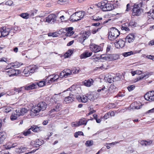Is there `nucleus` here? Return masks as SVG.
I'll use <instances>...</instances> for the list:
<instances>
[{
    "mask_svg": "<svg viewBox=\"0 0 154 154\" xmlns=\"http://www.w3.org/2000/svg\"><path fill=\"white\" fill-rule=\"evenodd\" d=\"M84 14V12H76L71 16L69 20L73 22L79 21L83 17Z\"/></svg>",
    "mask_w": 154,
    "mask_h": 154,
    "instance_id": "obj_1",
    "label": "nucleus"
},
{
    "mask_svg": "<svg viewBox=\"0 0 154 154\" xmlns=\"http://www.w3.org/2000/svg\"><path fill=\"white\" fill-rule=\"evenodd\" d=\"M119 34L120 32L118 30L115 28L112 27L110 29L108 37L109 40H113L118 37Z\"/></svg>",
    "mask_w": 154,
    "mask_h": 154,
    "instance_id": "obj_2",
    "label": "nucleus"
},
{
    "mask_svg": "<svg viewBox=\"0 0 154 154\" xmlns=\"http://www.w3.org/2000/svg\"><path fill=\"white\" fill-rule=\"evenodd\" d=\"M38 69V67L36 65L29 66L26 67L24 69L25 74L26 76L30 75V73H34Z\"/></svg>",
    "mask_w": 154,
    "mask_h": 154,
    "instance_id": "obj_3",
    "label": "nucleus"
},
{
    "mask_svg": "<svg viewBox=\"0 0 154 154\" xmlns=\"http://www.w3.org/2000/svg\"><path fill=\"white\" fill-rule=\"evenodd\" d=\"M101 57L102 59L107 60H115L119 58V56L116 54H102L101 55Z\"/></svg>",
    "mask_w": 154,
    "mask_h": 154,
    "instance_id": "obj_4",
    "label": "nucleus"
},
{
    "mask_svg": "<svg viewBox=\"0 0 154 154\" xmlns=\"http://www.w3.org/2000/svg\"><path fill=\"white\" fill-rule=\"evenodd\" d=\"M90 35L89 31H85L78 38V40L81 43H83L84 41Z\"/></svg>",
    "mask_w": 154,
    "mask_h": 154,
    "instance_id": "obj_5",
    "label": "nucleus"
},
{
    "mask_svg": "<svg viewBox=\"0 0 154 154\" xmlns=\"http://www.w3.org/2000/svg\"><path fill=\"white\" fill-rule=\"evenodd\" d=\"M132 15L133 16H139L141 14L142 9L138 5H135L132 9Z\"/></svg>",
    "mask_w": 154,
    "mask_h": 154,
    "instance_id": "obj_6",
    "label": "nucleus"
},
{
    "mask_svg": "<svg viewBox=\"0 0 154 154\" xmlns=\"http://www.w3.org/2000/svg\"><path fill=\"white\" fill-rule=\"evenodd\" d=\"M145 99L149 101L154 100V91H152L146 93L144 96Z\"/></svg>",
    "mask_w": 154,
    "mask_h": 154,
    "instance_id": "obj_7",
    "label": "nucleus"
},
{
    "mask_svg": "<svg viewBox=\"0 0 154 154\" xmlns=\"http://www.w3.org/2000/svg\"><path fill=\"white\" fill-rule=\"evenodd\" d=\"M57 17L54 14H51L46 17V21L49 23H54L56 20Z\"/></svg>",
    "mask_w": 154,
    "mask_h": 154,
    "instance_id": "obj_8",
    "label": "nucleus"
},
{
    "mask_svg": "<svg viewBox=\"0 0 154 154\" xmlns=\"http://www.w3.org/2000/svg\"><path fill=\"white\" fill-rule=\"evenodd\" d=\"M136 25L135 23L134 22H131L129 24L128 23H125L123 24L122 26L121 27V29L122 30H125L126 31H130V29L127 26L129 27L130 26H135Z\"/></svg>",
    "mask_w": 154,
    "mask_h": 154,
    "instance_id": "obj_9",
    "label": "nucleus"
},
{
    "mask_svg": "<svg viewBox=\"0 0 154 154\" xmlns=\"http://www.w3.org/2000/svg\"><path fill=\"white\" fill-rule=\"evenodd\" d=\"M90 48L91 50L94 53H97L101 50V48L94 44H90Z\"/></svg>",
    "mask_w": 154,
    "mask_h": 154,
    "instance_id": "obj_10",
    "label": "nucleus"
},
{
    "mask_svg": "<svg viewBox=\"0 0 154 154\" xmlns=\"http://www.w3.org/2000/svg\"><path fill=\"white\" fill-rule=\"evenodd\" d=\"M69 96L66 97L64 99L63 103H69L72 102L74 99V95L70 92L69 94Z\"/></svg>",
    "mask_w": 154,
    "mask_h": 154,
    "instance_id": "obj_11",
    "label": "nucleus"
},
{
    "mask_svg": "<svg viewBox=\"0 0 154 154\" xmlns=\"http://www.w3.org/2000/svg\"><path fill=\"white\" fill-rule=\"evenodd\" d=\"M10 32V30L8 28H6L5 27H2L0 29V32L1 36L5 37L8 35Z\"/></svg>",
    "mask_w": 154,
    "mask_h": 154,
    "instance_id": "obj_12",
    "label": "nucleus"
},
{
    "mask_svg": "<svg viewBox=\"0 0 154 154\" xmlns=\"http://www.w3.org/2000/svg\"><path fill=\"white\" fill-rule=\"evenodd\" d=\"M76 99L79 102L82 103L87 102L88 99V97L85 95H77Z\"/></svg>",
    "mask_w": 154,
    "mask_h": 154,
    "instance_id": "obj_13",
    "label": "nucleus"
},
{
    "mask_svg": "<svg viewBox=\"0 0 154 154\" xmlns=\"http://www.w3.org/2000/svg\"><path fill=\"white\" fill-rule=\"evenodd\" d=\"M118 77H116L114 74L112 73L108 75L107 80L109 83H112L114 81L118 80Z\"/></svg>",
    "mask_w": 154,
    "mask_h": 154,
    "instance_id": "obj_14",
    "label": "nucleus"
},
{
    "mask_svg": "<svg viewBox=\"0 0 154 154\" xmlns=\"http://www.w3.org/2000/svg\"><path fill=\"white\" fill-rule=\"evenodd\" d=\"M125 44V41L123 40L122 39H120L119 40L116 41V42L115 43V46L117 48H123L124 47Z\"/></svg>",
    "mask_w": 154,
    "mask_h": 154,
    "instance_id": "obj_15",
    "label": "nucleus"
},
{
    "mask_svg": "<svg viewBox=\"0 0 154 154\" xmlns=\"http://www.w3.org/2000/svg\"><path fill=\"white\" fill-rule=\"evenodd\" d=\"M117 90V88L114 84H111L108 89L109 92L107 93V96L116 92Z\"/></svg>",
    "mask_w": 154,
    "mask_h": 154,
    "instance_id": "obj_16",
    "label": "nucleus"
},
{
    "mask_svg": "<svg viewBox=\"0 0 154 154\" xmlns=\"http://www.w3.org/2000/svg\"><path fill=\"white\" fill-rule=\"evenodd\" d=\"M135 38L134 35L133 34H128L125 38L126 42L131 43L134 41Z\"/></svg>",
    "mask_w": 154,
    "mask_h": 154,
    "instance_id": "obj_17",
    "label": "nucleus"
},
{
    "mask_svg": "<svg viewBox=\"0 0 154 154\" xmlns=\"http://www.w3.org/2000/svg\"><path fill=\"white\" fill-rule=\"evenodd\" d=\"M28 110L26 108H23L17 110H16V115L20 116V115H22L27 112Z\"/></svg>",
    "mask_w": 154,
    "mask_h": 154,
    "instance_id": "obj_18",
    "label": "nucleus"
},
{
    "mask_svg": "<svg viewBox=\"0 0 154 154\" xmlns=\"http://www.w3.org/2000/svg\"><path fill=\"white\" fill-rule=\"evenodd\" d=\"M36 85L37 84L36 83H34L29 85L24 86L23 88L25 90H29L36 88Z\"/></svg>",
    "mask_w": 154,
    "mask_h": 154,
    "instance_id": "obj_19",
    "label": "nucleus"
},
{
    "mask_svg": "<svg viewBox=\"0 0 154 154\" xmlns=\"http://www.w3.org/2000/svg\"><path fill=\"white\" fill-rule=\"evenodd\" d=\"M98 92H101L103 94H105L107 96V93L109 92L108 88H106L104 86H103L102 88H100L97 90Z\"/></svg>",
    "mask_w": 154,
    "mask_h": 154,
    "instance_id": "obj_20",
    "label": "nucleus"
},
{
    "mask_svg": "<svg viewBox=\"0 0 154 154\" xmlns=\"http://www.w3.org/2000/svg\"><path fill=\"white\" fill-rule=\"evenodd\" d=\"M92 54V53L91 52H89L86 51L82 54L80 55V58L81 59L86 58L91 56Z\"/></svg>",
    "mask_w": 154,
    "mask_h": 154,
    "instance_id": "obj_21",
    "label": "nucleus"
},
{
    "mask_svg": "<svg viewBox=\"0 0 154 154\" xmlns=\"http://www.w3.org/2000/svg\"><path fill=\"white\" fill-rule=\"evenodd\" d=\"M6 136V134L4 131H0V144L3 143Z\"/></svg>",
    "mask_w": 154,
    "mask_h": 154,
    "instance_id": "obj_22",
    "label": "nucleus"
},
{
    "mask_svg": "<svg viewBox=\"0 0 154 154\" xmlns=\"http://www.w3.org/2000/svg\"><path fill=\"white\" fill-rule=\"evenodd\" d=\"M17 72H19L18 70H15L14 69H11L6 72L8 73V75L9 77L14 76L16 75V71Z\"/></svg>",
    "mask_w": 154,
    "mask_h": 154,
    "instance_id": "obj_23",
    "label": "nucleus"
},
{
    "mask_svg": "<svg viewBox=\"0 0 154 154\" xmlns=\"http://www.w3.org/2000/svg\"><path fill=\"white\" fill-rule=\"evenodd\" d=\"M94 81L92 79L86 80L83 82L84 85L88 87H90L91 85H93Z\"/></svg>",
    "mask_w": 154,
    "mask_h": 154,
    "instance_id": "obj_24",
    "label": "nucleus"
},
{
    "mask_svg": "<svg viewBox=\"0 0 154 154\" xmlns=\"http://www.w3.org/2000/svg\"><path fill=\"white\" fill-rule=\"evenodd\" d=\"M38 107L40 110H45L47 107V104L44 102H40L38 104Z\"/></svg>",
    "mask_w": 154,
    "mask_h": 154,
    "instance_id": "obj_25",
    "label": "nucleus"
},
{
    "mask_svg": "<svg viewBox=\"0 0 154 154\" xmlns=\"http://www.w3.org/2000/svg\"><path fill=\"white\" fill-rule=\"evenodd\" d=\"M148 14L149 19H154V6H152V8L150 10Z\"/></svg>",
    "mask_w": 154,
    "mask_h": 154,
    "instance_id": "obj_26",
    "label": "nucleus"
},
{
    "mask_svg": "<svg viewBox=\"0 0 154 154\" xmlns=\"http://www.w3.org/2000/svg\"><path fill=\"white\" fill-rule=\"evenodd\" d=\"M113 8V5L109 3L108 4H106V6L103 8V11H110L112 10Z\"/></svg>",
    "mask_w": 154,
    "mask_h": 154,
    "instance_id": "obj_27",
    "label": "nucleus"
},
{
    "mask_svg": "<svg viewBox=\"0 0 154 154\" xmlns=\"http://www.w3.org/2000/svg\"><path fill=\"white\" fill-rule=\"evenodd\" d=\"M61 105L60 103H58L56 106L55 108L51 109L50 112H52L54 111L58 112L61 109Z\"/></svg>",
    "mask_w": 154,
    "mask_h": 154,
    "instance_id": "obj_28",
    "label": "nucleus"
},
{
    "mask_svg": "<svg viewBox=\"0 0 154 154\" xmlns=\"http://www.w3.org/2000/svg\"><path fill=\"white\" fill-rule=\"evenodd\" d=\"M48 79V78H47L45 79V82L43 81H40L39 82H36L37 84L36 88H37V86L42 87L44 85L45 83H47V82H47V80Z\"/></svg>",
    "mask_w": 154,
    "mask_h": 154,
    "instance_id": "obj_29",
    "label": "nucleus"
},
{
    "mask_svg": "<svg viewBox=\"0 0 154 154\" xmlns=\"http://www.w3.org/2000/svg\"><path fill=\"white\" fill-rule=\"evenodd\" d=\"M40 110L39 109V107L38 105H35V106L32 107L31 109V111L34 112V113H38Z\"/></svg>",
    "mask_w": 154,
    "mask_h": 154,
    "instance_id": "obj_30",
    "label": "nucleus"
},
{
    "mask_svg": "<svg viewBox=\"0 0 154 154\" xmlns=\"http://www.w3.org/2000/svg\"><path fill=\"white\" fill-rule=\"evenodd\" d=\"M31 128L32 130L34 132H38L41 131L42 129V127L37 126H34Z\"/></svg>",
    "mask_w": 154,
    "mask_h": 154,
    "instance_id": "obj_31",
    "label": "nucleus"
},
{
    "mask_svg": "<svg viewBox=\"0 0 154 154\" xmlns=\"http://www.w3.org/2000/svg\"><path fill=\"white\" fill-rule=\"evenodd\" d=\"M108 3V1L107 0H103L101 2V5L100 6V8L103 10V8L106 6V4Z\"/></svg>",
    "mask_w": 154,
    "mask_h": 154,
    "instance_id": "obj_32",
    "label": "nucleus"
},
{
    "mask_svg": "<svg viewBox=\"0 0 154 154\" xmlns=\"http://www.w3.org/2000/svg\"><path fill=\"white\" fill-rule=\"evenodd\" d=\"M108 3V1L107 0H103L101 2V5L100 6V8L103 10V8L106 6V4Z\"/></svg>",
    "mask_w": 154,
    "mask_h": 154,
    "instance_id": "obj_33",
    "label": "nucleus"
},
{
    "mask_svg": "<svg viewBox=\"0 0 154 154\" xmlns=\"http://www.w3.org/2000/svg\"><path fill=\"white\" fill-rule=\"evenodd\" d=\"M59 76L58 75H54L53 77L51 78L50 80H48V82L47 83H50L51 82H55L57 81L59 78Z\"/></svg>",
    "mask_w": 154,
    "mask_h": 154,
    "instance_id": "obj_34",
    "label": "nucleus"
},
{
    "mask_svg": "<svg viewBox=\"0 0 154 154\" xmlns=\"http://www.w3.org/2000/svg\"><path fill=\"white\" fill-rule=\"evenodd\" d=\"M43 143V141L42 140L37 139L36 140L35 143V145L36 147H38L39 146L42 145Z\"/></svg>",
    "mask_w": 154,
    "mask_h": 154,
    "instance_id": "obj_35",
    "label": "nucleus"
},
{
    "mask_svg": "<svg viewBox=\"0 0 154 154\" xmlns=\"http://www.w3.org/2000/svg\"><path fill=\"white\" fill-rule=\"evenodd\" d=\"M78 122L79 126L82 125H85L87 123V121L85 119L83 118L80 119Z\"/></svg>",
    "mask_w": 154,
    "mask_h": 154,
    "instance_id": "obj_36",
    "label": "nucleus"
},
{
    "mask_svg": "<svg viewBox=\"0 0 154 154\" xmlns=\"http://www.w3.org/2000/svg\"><path fill=\"white\" fill-rule=\"evenodd\" d=\"M61 93H60L58 94H55L52 97V100H53L55 102H57L59 98H60V96L59 95Z\"/></svg>",
    "mask_w": 154,
    "mask_h": 154,
    "instance_id": "obj_37",
    "label": "nucleus"
},
{
    "mask_svg": "<svg viewBox=\"0 0 154 154\" xmlns=\"http://www.w3.org/2000/svg\"><path fill=\"white\" fill-rule=\"evenodd\" d=\"M63 71L64 72L66 78L67 77V76L70 75L72 74L71 70L69 69H65L63 70Z\"/></svg>",
    "mask_w": 154,
    "mask_h": 154,
    "instance_id": "obj_38",
    "label": "nucleus"
},
{
    "mask_svg": "<svg viewBox=\"0 0 154 154\" xmlns=\"http://www.w3.org/2000/svg\"><path fill=\"white\" fill-rule=\"evenodd\" d=\"M37 12V10H36L31 11L30 13L29 14V16L33 18L34 16L36 14Z\"/></svg>",
    "mask_w": 154,
    "mask_h": 154,
    "instance_id": "obj_39",
    "label": "nucleus"
},
{
    "mask_svg": "<svg viewBox=\"0 0 154 154\" xmlns=\"http://www.w3.org/2000/svg\"><path fill=\"white\" fill-rule=\"evenodd\" d=\"M17 113H16V111L14 113H12L11 116L10 118L11 120L14 121L16 120L17 118L18 115H16Z\"/></svg>",
    "mask_w": 154,
    "mask_h": 154,
    "instance_id": "obj_40",
    "label": "nucleus"
},
{
    "mask_svg": "<svg viewBox=\"0 0 154 154\" xmlns=\"http://www.w3.org/2000/svg\"><path fill=\"white\" fill-rule=\"evenodd\" d=\"M73 53V51L71 50H69L66 52L64 54L65 57L67 58L68 57L71 56Z\"/></svg>",
    "mask_w": 154,
    "mask_h": 154,
    "instance_id": "obj_41",
    "label": "nucleus"
},
{
    "mask_svg": "<svg viewBox=\"0 0 154 154\" xmlns=\"http://www.w3.org/2000/svg\"><path fill=\"white\" fill-rule=\"evenodd\" d=\"M68 2V0H59L58 1V3L61 5L67 4Z\"/></svg>",
    "mask_w": 154,
    "mask_h": 154,
    "instance_id": "obj_42",
    "label": "nucleus"
},
{
    "mask_svg": "<svg viewBox=\"0 0 154 154\" xmlns=\"http://www.w3.org/2000/svg\"><path fill=\"white\" fill-rule=\"evenodd\" d=\"M20 16L21 17L25 19H28L29 17V14L26 13H22L21 14Z\"/></svg>",
    "mask_w": 154,
    "mask_h": 154,
    "instance_id": "obj_43",
    "label": "nucleus"
},
{
    "mask_svg": "<svg viewBox=\"0 0 154 154\" xmlns=\"http://www.w3.org/2000/svg\"><path fill=\"white\" fill-rule=\"evenodd\" d=\"M13 109L10 107H7L5 108L4 112L6 113H8L12 111Z\"/></svg>",
    "mask_w": 154,
    "mask_h": 154,
    "instance_id": "obj_44",
    "label": "nucleus"
},
{
    "mask_svg": "<svg viewBox=\"0 0 154 154\" xmlns=\"http://www.w3.org/2000/svg\"><path fill=\"white\" fill-rule=\"evenodd\" d=\"M20 66V65L19 63H14V65H12L10 68H6V70H7L9 69H11L12 68V67L14 68H16L15 67L16 66H17L16 67H19Z\"/></svg>",
    "mask_w": 154,
    "mask_h": 154,
    "instance_id": "obj_45",
    "label": "nucleus"
},
{
    "mask_svg": "<svg viewBox=\"0 0 154 154\" xmlns=\"http://www.w3.org/2000/svg\"><path fill=\"white\" fill-rule=\"evenodd\" d=\"M133 54L132 51H130L128 52H125L123 54V56L125 57H127Z\"/></svg>",
    "mask_w": 154,
    "mask_h": 154,
    "instance_id": "obj_46",
    "label": "nucleus"
},
{
    "mask_svg": "<svg viewBox=\"0 0 154 154\" xmlns=\"http://www.w3.org/2000/svg\"><path fill=\"white\" fill-rule=\"evenodd\" d=\"M79 135H83V133L82 131H78L74 133V136L76 138Z\"/></svg>",
    "mask_w": 154,
    "mask_h": 154,
    "instance_id": "obj_47",
    "label": "nucleus"
},
{
    "mask_svg": "<svg viewBox=\"0 0 154 154\" xmlns=\"http://www.w3.org/2000/svg\"><path fill=\"white\" fill-rule=\"evenodd\" d=\"M93 142L92 140H88L87 141L85 145L87 146H90L93 145Z\"/></svg>",
    "mask_w": 154,
    "mask_h": 154,
    "instance_id": "obj_48",
    "label": "nucleus"
},
{
    "mask_svg": "<svg viewBox=\"0 0 154 154\" xmlns=\"http://www.w3.org/2000/svg\"><path fill=\"white\" fill-rule=\"evenodd\" d=\"M31 128H30L26 131H25L23 132V134L25 136H27L30 134L31 133Z\"/></svg>",
    "mask_w": 154,
    "mask_h": 154,
    "instance_id": "obj_49",
    "label": "nucleus"
},
{
    "mask_svg": "<svg viewBox=\"0 0 154 154\" xmlns=\"http://www.w3.org/2000/svg\"><path fill=\"white\" fill-rule=\"evenodd\" d=\"M135 88V86L134 85H131L129 86L128 87V90L130 91L133 90Z\"/></svg>",
    "mask_w": 154,
    "mask_h": 154,
    "instance_id": "obj_50",
    "label": "nucleus"
},
{
    "mask_svg": "<svg viewBox=\"0 0 154 154\" xmlns=\"http://www.w3.org/2000/svg\"><path fill=\"white\" fill-rule=\"evenodd\" d=\"M93 19L96 21H99L102 20V17H100L94 16L93 17Z\"/></svg>",
    "mask_w": 154,
    "mask_h": 154,
    "instance_id": "obj_51",
    "label": "nucleus"
},
{
    "mask_svg": "<svg viewBox=\"0 0 154 154\" xmlns=\"http://www.w3.org/2000/svg\"><path fill=\"white\" fill-rule=\"evenodd\" d=\"M142 73V72L141 71H140L139 70H136V71H135L134 72H131L132 75L133 76H134V75L135 74H140Z\"/></svg>",
    "mask_w": 154,
    "mask_h": 154,
    "instance_id": "obj_52",
    "label": "nucleus"
},
{
    "mask_svg": "<svg viewBox=\"0 0 154 154\" xmlns=\"http://www.w3.org/2000/svg\"><path fill=\"white\" fill-rule=\"evenodd\" d=\"M75 85H73L70 87L68 88L66 90H65L63 91V92H64L65 91H72V88H73V90H75Z\"/></svg>",
    "mask_w": 154,
    "mask_h": 154,
    "instance_id": "obj_53",
    "label": "nucleus"
},
{
    "mask_svg": "<svg viewBox=\"0 0 154 154\" xmlns=\"http://www.w3.org/2000/svg\"><path fill=\"white\" fill-rule=\"evenodd\" d=\"M79 70H77L76 68H74L71 70V73L73 74H77L79 72Z\"/></svg>",
    "mask_w": 154,
    "mask_h": 154,
    "instance_id": "obj_54",
    "label": "nucleus"
},
{
    "mask_svg": "<svg viewBox=\"0 0 154 154\" xmlns=\"http://www.w3.org/2000/svg\"><path fill=\"white\" fill-rule=\"evenodd\" d=\"M17 144L16 143H13L12 144V145L11 146L9 147L8 146H7L6 149H10L11 148H14L15 147V146H17Z\"/></svg>",
    "mask_w": 154,
    "mask_h": 154,
    "instance_id": "obj_55",
    "label": "nucleus"
},
{
    "mask_svg": "<svg viewBox=\"0 0 154 154\" xmlns=\"http://www.w3.org/2000/svg\"><path fill=\"white\" fill-rule=\"evenodd\" d=\"M13 2L12 1L9 0L6 2L5 4L6 5L11 6L13 5Z\"/></svg>",
    "mask_w": 154,
    "mask_h": 154,
    "instance_id": "obj_56",
    "label": "nucleus"
},
{
    "mask_svg": "<svg viewBox=\"0 0 154 154\" xmlns=\"http://www.w3.org/2000/svg\"><path fill=\"white\" fill-rule=\"evenodd\" d=\"M19 149L20 150V151L22 152H24L26 151L28 149V148L26 147H23L22 148L20 147L19 148Z\"/></svg>",
    "mask_w": 154,
    "mask_h": 154,
    "instance_id": "obj_57",
    "label": "nucleus"
},
{
    "mask_svg": "<svg viewBox=\"0 0 154 154\" xmlns=\"http://www.w3.org/2000/svg\"><path fill=\"white\" fill-rule=\"evenodd\" d=\"M48 36H52L53 37H56L57 36V35L55 33H50L48 34Z\"/></svg>",
    "mask_w": 154,
    "mask_h": 154,
    "instance_id": "obj_58",
    "label": "nucleus"
},
{
    "mask_svg": "<svg viewBox=\"0 0 154 154\" xmlns=\"http://www.w3.org/2000/svg\"><path fill=\"white\" fill-rule=\"evenodd\" d=\"M72 126L73 127L79 126L78 122H72Z\"/></svg>",
    "mask_w": 154,
    "mask_h": 154,
    "instance_id": "obj_59",
    "label": "nucleus"
},
{
    "mask_svg": "<svg viewBox=\"0 0 154 154\" xmlns=\"http://www.w3.org/2000/svg\"><path fill=\"white\" fill-rule=\"evenodd\" d=\"M73 29V28L72 27H70L66 28V30L68 32H73V31H72Z\"/></svg>",
    "mask_w": 154,
    "mask_h": 154,
    "instance_id": "obj_60",
    "label": "nucleus"
},
{
    "mask_svg": "<svg viewBox=\"0 0 154 154\" xmlns=\"http://www.w3.org/2000/svg\"><path fill=\"white\" fill-rule=\"evenodd\" d=\"M152 142V140H149L148 141L146 140V146L149 145L151 144Z\"/></svg>",
    "mask_w": 154,
    "mask_h": 154,
    "instance_id": "obj_61",
    "label": "nucleus"
},
{
    "mask_svg": "<svg viewBox=\"0 0 154 154\" xmlns=\"http://www.w3.org/2000/svg\"><path fill=\"white\" fill-rule=\"evenodd\" d=\"M146 75H144L143 76L141 75L140 76L138 77L137 78V81L140 80L141 79H143L146 76Z\"/></svg>",
    "mask_w": 154,
    "mask_h": 154,
    "instance_id": "obj_62",
    "label": "nucleus"
},
{
    "mask_svg": "<svg viewBox=\"0 0 154 154\" xmlns=\"http://www.w3.org/2000/svg\"><path fill=\"white\" fill-rule=\"evenodd\" d=\"M60 76L61 78H62L63 77L66 78L64 72H63V70L60 73Z\"/></svg>",
    "mask_w": 154,
    "mask_h": 154,
    "instance_id": "obj_63",
    "label": "nucleus"
},
{
    "mask_svg": "<svg viewBox=\"0 0 154 154\" xmlns=\"http://www.w3.org/2000/svg\"><path fill=\"white\" fill-rule=\"evenodd\" d=\"M97 69H100L102 70L106 69V68L105 67L104 65L102 64V65L99 67H97Z\"/></svg>",
    "mask_w": 154,
    "mask_h": 154,
    "instance_id": "obj_64",
    "label": "nucleus"
}]
</instances>
